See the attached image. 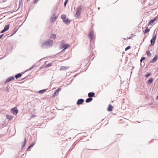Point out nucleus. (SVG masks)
<instances>
[{
  "label": "nucleus",
  "mask_w": 158,
  "mask_h": 158,
  "mask_svg": "<svg viewBox=\"0 0 158 158\" xmlns=\"http://www.w3.org/2000/svg\"><path fill=\"white\" fill-rule=\"evenodd\" d=\"M146 53H147V55H148V57H150L152 55V54H151L150 53V52H149V51H148L146 52Z\"/></svg>",
  "instance_id": "nucleus-30"
},
{
  "label": "nucleus",
  "mask_w": 158,
  "mask_h": 158,
  "mask_svg": "<svg viewBox=\"0 0 158 158\" xmlns=\"http://www.w3.org/2000/svg\"><path fill=\"white\" fill-rule=\"evenodd\" d=\"M145 59V57H142L140 60V66L141 67L142 66V62L143 60Z\"/></svg>",
  "instance_id": "nucleus-28"
},
{
  "label": "nucleus",
  "mask_w": 158,
  "mask_h": 158,
  "mask_svg": "<svg viewBox=\"0 0 158 158\" xmlns=\"http://www.w3.org/2000/svg\"><path fill=\"white\" fill-rule=\"evenodd\" d=\"M56 13L55 12L52 15H53V16H56Z\"/></svg>",
  "instance_id": "nucleus-40"
},
{
  "label": "nucleus",
  "mask_w": 158,
  "mask_h": 158,
  "mask_svg": "<svg viewBox=\"0 0 158 158\" xmlns=\"http://www.w3.org/2000/svg\"><path fill=\"white\" fill-rule=\"evenodd\" d=\"M35 142H33L31 143V144H30L29 146L28 147V148L27 149V150H28L30 148H31V147H32L35 144Z\"/></svg>",
  "instance_id": "nucleus-25"
},
{
  "label": "nucleus",
  "mask_w": 158,
  "mask_h": 158,
  "mask_svg": "<svg viewBox=\"0 0 158 158\" xmlns=\"http://www.w3.org/2000/svg\"><path fill=\"white\" fill-rule=\"evenodd\" d=\"M69 46V44H65L63 45V46L62 47V48H64V49L63 50H64L66 49H67Z\"/></svg>",
  "instance_id": "nucleus-15"
},
{
  "label": "nucleus",
  "mask_w": 158,
  "mask_h": 158,
  "mask_svg": "<svg viewBox=\"0 0 158 158\" xmlns=\"http://www.w3.org/2000/svg\"><path fill=\"white\" fill-rule=\"evenodd\" d=\"M75 146V145H74L73 147H74Z\"/></svg>",
  "instance_id": "nucleus-52"
},
{
  "label": "nucleus",
  "mask_w": 158,
  "mask_h": 158,
  "mask_svg": "<svg viewBox=\"0 0 158 158\" xmlns=\"http://www.w3.org/2000/svg\"><path fill=\"white\" fill-rule=\"evenodd\" d=\"M151 75V73H148L145 76V77H148L149 76Z\"/></svg>",
  "instance_id": "nucleus-34"
},
{
  "label": "nucleus",
  "mask_w": 158,
  "mask_h": 158,
  "mask_svg": "<svg viewBox=\"0 0 158 158\" xmlns=\"http://www.w3.org/2000/svg\"><path fill=\"white\" fill-rule=\"evenodd\" d=\"M51 65H52V64L51 63H49V64H47V65H46V67H48L49 66H51Z\"/></svg>",
  "instance_id": "nucleus-35"
},
{
  "label": "nucleus",
  "mask_w": 158,
  "mask_h": 158,
  "mask_svg": "<svg viewBox=\"0 0 158 158\" xmlns=\"http://www.w3.org/2000/svg\"><path fill=\"white\" fill-rule=\"evenodd\" d=\"M57 18V16H53V15H52L50 18V21L51 22L53 23L55 21Z\"/></svg>",
  "instance_id": "nucleus-6"
},
{
  "label": "nucleus",
  "mask_w": 158,
  "mask_h": 158,
  "mask_svg": "<svg viewBox=\"0 0 158 158\" xmlns=\"http://www.w3.org/2000/svg\"><path fill=\"white\" fill-rule=\"evenodd\" d=\"M9 25L7 24L5 27L3 29L6 31L9 29Z\"/></svg>",
  "instance_id": "nucleus-21"
},
{
  "label": "nucleus",
  "mask_w": 158,
  "mask_h": 158,
  "mask_svg": "<svg viewBox=\"0 0 158 158\" xmlns=\"http://www.w3.org/2000/svg\"><path fill=\"white\" fill-rule=\"evenodd\" d=\"M64 23L66 24H69L70 23V20L69 19L67 18L63 21Z\"/></svg>",
  "instance_id": "nucleus-8"
},
{
  "label": "nucleus",
  "mask_w": 158,
  "mask_h": 158,
  "mask_svg": "<svg viewBox=\"0 0 158 158\" xmlns=\"http://www.w3.org/2000/svg\"><path fill=\"white\" fill-rule=\"evenodd\" d=\"M39 0H35L34 3H37V2L39 1Z\"/></svg>",
  "instance_id": "nucleus-37"
},
{
  "label": "nucleus",
  "mask_w": 158,
  "mask_h": 158,
  "mask_svg": "<svg viewBox=\"0 0 158 158\" xmlns=\"http://www.w3.org/2000/svg\"><path fill=\"white\" fill-rule=\"evenodd\" d=\"M156 40L153 38H152L150 40V42L151 43V44L150 46H151L152 44L153 45L154 43L155 42Z\"/></svg>",
  "instance_id": "nucleus-23"
},
{
  "label": "nucleus",
  "mask_w": 158,
  "mask_h": 158,
  "mask_svg": "<svg viewBox=\"0 0 158 158\" xmlns=\"http://www.w3.org/2000/svg\"><path fill=\"white\" fill-rule=\"evenodd\" d=\"M150 31V29H148V27H146V29L145 30H143V32L144 33V34H145L146 33H147L148 32Z\"/></svg>",
  "instance_id": "nucleus-17"
},
{
  "label": "nucleus",
  "mask_w": 158,
  "mask_h": 158,
  "mask_svg": "<svg viewBox=\"0 0 158 158\" xmlns=\"http://www.w3.org/2000/svg\"><path fill=\"white\" fill-rule=\"evenodd\" d=\"M4 35V34H2L0 35V39Z\"/></svg>",
  "instance_id": "nucleus-41"
},
{
  "label": "nucleus",
  "mask_w": 158,
  "mask_h": 158,
  "mask_svg": "<svg viewBox=\"0 0 158 158\" xmlns=\"http://www.w3.org/2000/svg\"><path fill=\"white\" fill-rule=\"evenodd\" d=\"M46 90V89H43L38 91V93L40 94H43L44 93Z\"/></svg>",
  "instance_id": "nucleus-22"
},
{
  "label": "nucleus",
  "mask_w": 158,
  "mask_h": 158,
  "mask_svg": "<svg viewBox=\"0 0 158 158\" xmlns=\"http://www.w3.org/2000/svg\"><path fill=\"white\" fill-rule=\"evenodd\" d=\"M153 81V78H151L148 81V83L149 85H151Z\"/></svg>",
  "instance_id": "nucleus-24"
},
{
  "label": "nucleus",
  "mask_w": 158,
  "mask_h": 158,
  "mask_svg": "<svg viewBox=\"0 0 158 158\" xmlns=\"http://www.w3.org/2000/svg\"><path fill=\"white\" fill-rule=\"evenodd\" d=\"M6 118L7 119H9L10 120H11L12 119L13 116L11 115H7L6 116Z\"/></svg>",
  "instance_id": "nucleus-18"
},
{
  "label": "nucleus",
  "mask_w": 158,
  "mask_h": 158,
  "mask_svg": "<svg viewBox=\"0 0 158 158\" xmlns=\"http://www.w3.org/2000/svg\"><path fill=\"white\" fill-rule=\"evenodd\" d=\"M30 0H27V2H28V1H29Z\"/></svg>",
  "instance_id": "nucleus-46"
},
{
  "label": "nucleus",
  "mask_w": 158,
  "mask_h": 158,
  "mask_svg": "<svg viewBox=\"0 0 158 158\" xmlns=\"http://www.w3.org/2000/svg\"><path fill=\"white\" fill-rule=\"evenodd\" d=\"M146 38V37H144V38H143V41H144V39H145V38Z\"/></svg>",
  "instance_id": "nucleus-47"
},
{
  "label": "nucleus",
  "mask_w": 158,
  "mask_h": 158,
  "mask_svg": "<svg viewBox=\"0 0 158 158\" xmlns=\"http://www.w3.org/2000/svg\"><path fill=\"white\" fill-rule=\"evenodd\" d=\"M145 65V63L144 62H142V66L143 67Z\"/></svg>",
  "instance_id": "nucleus-42"
},
{
  "label": "nucleus",
  "mask_w": 158,
  "mask_h": 158,
  "mask_svg": "<svg viewBox=\"0 0 158 158\" xmlns=\"http://www.w3.org/2000/svg\"><path fill=\"white\" fill-rule=\"evenodd\" d=\"M82 1H83V0H82Z\"/></svg>",
  "instance_id": "nucleus-53"
},
{
  "label": "nucleus",
  "mask_w": 158,
  "mask_h": 158,
  "mask_svg": "<svg viewBox=\"0 0 158 158\" xmlns=\"http://www.w3.org/2000/svg\"><path fill=\"white\" fill-rule=\"evenodd\" d=\"M56 37V35L54 34H52L50 36V38L53 40L55 39Z\"/></svg>",
  "instance_id": "nucleus-20"
},
{
  "label": "nucleus",
  "mask_w": 158,
  "mask_h": 158,
  "mask_svg": "<svg viewBox=\"0 0 158 158\" xmlns=\"http://www.w3.org/2000/svg\"><path fill=\"white\" fill-rule=\"evenodd\" d=\"M53 44V42L52 40L50 39H48L42 44L41 47L43 48H47L52 47Z\"/></svg>",
  "instance_id": "nucleus-1"
},
{
  "label": "nucleus",
  "mask_w": 158,
  "mask_h": 158,
  "mask_svg": "<svg viewBox=\"0 0 158 158\" xmlns=\"http://www.w3.org/2000/svg\"><path fill=\"white\" fill-rule=\"evenodd\" d=\"M6 31L3 29L1 32L0 33H3Z\"/></svg>",
  "instance_id": "nucleus-39"
},
{
  "label": "nucleus",
  "mask_w": 158,
  "mask_h": 158,
  "mask_svg": "<svg viewBox=\"0 0 158 158\" xmlns=\"http://www.w3.org/2000/svg\"><path fill=\"white\" fill-rule=\"evenodd\" d=\"M61 90V89L60 88H58L54 93V96H56L58 94L59 92Z\"/></svg>",
  "instance_id": "nucleus-10"
},
{
  "label": "nucleus",
  "mask_w": 158,
  "mask_h": 158,
  "mask_svg": "<svg viewBox=\"0 0 158 158\" xmlns=\"http://www.w3.org/2000/svg\"><path fill=\"white\" fill-rule=\"evenodd\" d=\"M156 35L155 34L153 36V37L152 38H153V39H155V40H156Z\"/></svg>",
  "instance_id": "nucleus-38"
},
{
  "label": "nucleus",
  "mask_w": 158,
  "mask_h": 158,
  "mask_svg": "<svg viewBox=\"0 0 158 158\" xmlns=\"http://www.w3.org/2000/svg\"><path fill=\"white\" fill-rule=\"evenodd\" d=\"M83 7V6L80 5L77 8L76 14L75 15V17L77 18H78L79 17Z\"/></svg>",
  "instance_id": "nucleus-2"
},
{
  "label": "nucleus",
  "mask_w": 158,
  "mask_h": 158,
  "mask_svg": "<svg viewBox=\"0 0 158 158\" xmlns=\"http://www.w3.org/2000/svg\"><path fill=\"white\" fill-rule=\"evenodd\" d=\"M84 100L82 98L79 99L77 102V105H79L82 104V103L84 102Z\"/></svg>",
  "instance_id": "nucleus-7"
},
{
  "label": "nucleus",
  "mask_w": 158,
  "mask_h": 158,
  "mask_svg": "<svg viewBox=\"0 0 158 158\" xmlns=\"http://www.w3.org/2000/svg\"><path fill=\"white\" fill-rule=\"evenodd\" d=\"M98 9H100V7H98Z\"/></svg>",
  "instance_id": "nucleus-49"
},
{
  "label": "nucleus",
  "mask_w": 158,
  "mask_h": 158,
  "mask_svg": "<svg viewBox=\"0 0 158 158\" xmlns=\"http://www.w3.org/2000/svg\"><path fill=\"white\" fill-rule=\"evenodd\" d=\"M11 112L12 113L16 115L18 112V110L16 107H14L12 108L11 110Z\"/></svg>",
  "instance_id": "nucleus-4"
},
{
  "label": "nucleus",
  "mask_w": 158,
  "mask_h": 158,
  "mask_svg": "<svg viewBox=\"0 0 158 158\" xmlns=\"http://www.w3.org/2000/svg\"><path fill=\"white\" fill-rule=\"evenodd\" d=\"M95 94L93 92H89L88 94V96L89 97L92 98L93 97H94Z\"/></svg>",
  "instance_id": "nucleus-13"
},
{
  "label": "nucleus",
  "mask_w": 158,
  "mask_h": 158,
  "mask_svg": "<svg viewBox=\"0 0 158 158\" xmlns=\"http://www.w3.org/2000/svg\"><path fill=\"white\" fill-rule=\"evenodd\" d=\"M112 106L110 104L109 105L107 110L108 111H111L112 110Z\"/></svg>",
  "instance_id": "nucleus-19"
},
{
  "label": "nucleus",
  "mask_w": 158,
  "mask_h": 158,
  "mask_svg": "<svg viewBox=\"0 0 158 158\" xmlns=\"http://www.w3.org/2000/svg\"><path fill=\"white\" fill-rule=\"evenodd\" d=\"M6 90L7 92H9V89L8 88V86H7L6 87Z\"/></svg>",
  "instance_id": "nucleus-36"
},
{
  "label": "nucleus",
  "mask_w": 158,
  "mask_h": 158,
  "mask_svg": "<svg viewBox=\"0 0 158 158\" xmlns=\"http://www.w3.org/2000/svg\"><path fill=\"white\" fill-rule=\"evenodd\" d=\"M93 100L92 98L89 97V98L86 99L85 100V102L86 103H89L91 102Z\"/></svg>",
  "instance_id": "nucleus-16"
},
{
  "label": "nucleus",
  "mask_w": 158,
  "mask_h": 158,
  "mask_svg": "<svg viewBox=\"0 0 158 158\" xmlns=\"http://www.w3.org/2000/svg\"><path fill=\"white\" fill-rule=\"evenodd\" d=\"M73 148H72V149L71 150H72L73 149Z\"/></svg>",
  "instance_id": "nucleus-51"
},
{
  "label": "nucleus",
  "mask_w": 158,
  "mask_h": 158,
  "mask_svg": "<svg viewBox=\"0 0 158 158\" xmlns=\"http://www.w3.org/2000/svg\"><path fill=\"white\" fill-rule=\"evenodd\" d=\"M68 1V0H65L64 2V7H65V6H66L67 3Z\"/></svg>",
  "instance_id": "nucleus-33"
},
{
  "label": "nucleus",
  "mask_w": 158,
  "mask_h": 158,
  "mask_svg": "<svg viewBox=\"0 0 158 158\" xmlns=\"http://www.w3.org/2000/svg\"><path fill=\"white\" fill-rule=\"evenodd\" d=\"M131 48V47L130 46H128L125 49V51H126L127 50H128L130 49Z\"/></svg>",
  "instance_id": "nucleus-32"
},
{
  "label": "nucleus",
  "mask_w": 158,
  "mask_h": 158,
  "mask_svg": "<svg viewBox=\"0 0 158 158\" xmlns=\"http://www.w3.org/2000/svg\"><path fill=\"white\" fill-rule=\"evenodd\" d=\"M131 38H132V36H130V37H127V38L128 39H131Z\"/></svg>",
  "instance_id": "nucleus-44"
},
{
  "label": "nucleus",
  "mask_w": 158,
  "mask_h": 158,
  "mask_svg": "<svg viewBox=\"0 0 158 158\" xmlns=\"http://www.w3.org/2000/svg\"><path fill=\"white\" fill-rule=\"evenodd\" d=\"M88 36H89V38L90 39V41H92L93 38H94V31L93 30H91L89 32Z\"/></svg>",
  "instance_id": "nucleus-3"
},
{
  "label": "nucleus",
  "mask_w": 158,
  "mask_h": 158,
  "mask_svg": "<svg viewBox=\"0 0 158 158\" xmlns=\"http://www.w3.org/2000/svg\"><path fill=\"white\" fill-rule=\"evenodd\" d=\"M15 79L14 77L11 76L7 78L5 81V83H7L12 80H14Z\"/></svg>",
  "instance_id": "nucleus-5"
},
{
  "label": "nucleus",
  "mask_w": 158,
  "mask_h": 158,
  "mask_svg": "<svg viewBox=\"0 0 158 158\" xmlns=\"http://www.w3.org/2000/svg\"><path fill=\"white\" fill-rule=\"evenodd\" d=\"M103 120H104V119H102V121Z\"/></svg>",
  "instance_id": "nucleus-50"
},
{
  "label": "nucleus",
  "mask_w": 158,
  "mask_h": 158,
  "mask_svg": "<svg viewBox=\"0 0 158 158\" xmlns=\"http://www.w3.org/2000/svg\"><path fill=\"white\" fill-rule=\"evenodd\" d=\"M35 65H33V66H31V67L29 69H27V70L25 71V72H27V71H29V70H31V69H33V68L35 67Z\"/></svg>",
  "instance_id": "nucleus-31"
},
{
  "label": "nucleus",
  "mask_w": 158,
  "mask_h": 158,
  "mask_svg": "<svg viewBox=\"0 0 158 158\" xmlns=\"http://www.w3.org/2000/svg\"><path fill=\"white\" fill-rule=\"evenodd\" d=\"M156 100H158V96L156 97Z\"/></svg>",
  "instance_id": "nucleus-45"
},
{
  "label": "nucleus",
  "mask_w": 158,
  "mask_h": 158,
  "mask_svg": "<svg viewBox=\"0 0 158 158\" xmlns=\"http://www.w3.org/2000/svg\"><path fill=\"white\" fill-rule=\"evenodd\" d=\"M157 18V17H156L154 19L151 20L149 22L148 26H149V25L151 24H152L154 23V22H155V21L156 20Z\"/></svg>",
  "instance_id": "nucleus-12"
},
{
  "label": "nucleus",
  "mask_w": 158,
  "mask_h": 158,
  "mask_svg": "<svg viewBox=\"0 0 158 158\" xmlns=\"http://www.w3.org/2000/svg\"><path fill=\"white\" fill-rule=\"evenodd\" d=\"M61 18L63 20V21H64V20L66 18V15H65L63 14L61 15Z\"/></svg>",
  "instance_id": "nucleus-29"
},
{
  "label": "nucleus",
  "mask_w": 158,
  "mask_h": 158,
  "mask_svg": "<svg viewBox=\"0 0 158 158\" xmlns=\"http://www.w3.org/2000/svg\"><path fill=\"white\" fill-rule=\"evenodd\" d=\"M17 30H16L15 29H14L12 31L13 34L10 35L9 37L13 35L17 31Z\"/></svg>",
  "instance_id": "nucleus-27"
},
{
  "label": "nucleus",
  "mask_w": 158,
  "mask_h": 158,
  "mask_svg": "<svg viewBox=\"0 0 158 158\" xmlns=\"http://www.w3.org/2000/svg\"><path fill=\"white\" fill-rule=\"evenodd\" d=\"M26 141H27V139H26V137H25L24 141L23 142V143L22 145V147H21L22 149L24 147H25V145H26Z\"/></svg>",
  "instance_id": "nucleus-11"
},
{
  "label": "nucleus",
  "mask_w": 158,
  "mask_h": 158,
  "mask_svg": "<svg viewBox=\"0 0 158 158\" xmlns=\"http://www.w3.org/2000/svg\"><path fill=\"white\" fill-rule=\"evenodd\" d=\"M22 2V0H20L19 1V4H20Z\"/></svg>",
  "instance_id": "nucleus-43"
},
{
  "label": "nucleus",
  "mask_w": 158,
  "mask_h": 158,
  "mask_svg": "<svg viewBox=\"0 0 158 158\" xmlns=\"http://www.w3.org/2000/svg\"><path fill=\"white\" fill-rule=\"evenodd\" d=\"M69 68L68 67L66 66H62L60 68V71L65 70Z\"/></svg>",
  "instance_id": "nucleus-14"
},
{
  "label": "nucleus",
  "mask_w": 158,
  "mask_h": 158,
  "mask_svg": "<svg viewBox=\"0 0 158 158\" xmlns=\"http://www.w3.org/2000/svg\"><path fill=\"white\" fill-rule=\"evenodd\" d=\"M158 59V56L157 55H155L154 58L152 59V61L150 62L151 63H154Z\"/></svg>",
  "instance_id": "nucleus-9"
},
{
  "label": "nucleus",
  "mask_w": 158,
  "mask_h": 158,
  "mask_svg": "<svg viewBox=\"0 0 158 158\" xmlns=\"http://www.w3.org/2000/svg\"><path fill=\"white\" fill-rule=\"evenodd\" d=\"M26 77H24V78H23L22 79H24Z\"/></svg>",
  "instance_id": "nucleus-48"
},
{
  "label": "nucleus",
  "mask_w": 158,
  "mask_h": 158,
  "mask_svg": "<svg viewBox=\"0 0 158 158\" xmlns=\"http://www.w3.org/2000/svg\"><path fill=\"white\" fill-rule=\"evenodd\" d=\"M21 76V73H19L15 75V78L16 79H18Z\"/></svg>",
  "instance_id": "nucleus-26"
}]
</instances>
